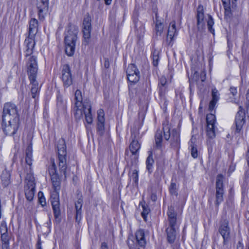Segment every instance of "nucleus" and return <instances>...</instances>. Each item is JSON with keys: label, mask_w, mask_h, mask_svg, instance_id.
I'll list each match as a JSON object with an SVG mask.
<instances>
[{"label": "nucleus", "mask_w": 249, "mask_h": 249, "mask_svg": "<svg viewBox=\"0 0 249 249\" xmlns=\"http://www.w3.org/2000/svg\"><path fill=\"white\" fill-rule=\"evenodd\" d=\"M37 249H42L41 243L39 241L38 242V243H37Z\"/></svg>", "instance_id": "6e6d98bb"}, {"label": "nucleus", "mask_w": 249, "mask_h": 249, "mask_svg": "<svg viewBox=\"0 0 249 249\" xmlns=\"http://www.w3.org/2000/svg\"><path fill=\"white\" fill-rule=\"evenodd\" d=\"M7 232L1 233V238L2 242V247L6 248V246H9V237Z\"/></svg>", "instance_id": "f704fd0d"}, {"label": "nucleus", "mask_w": 249, "mask_h": 249, "mask_svg": "<svg viewBox=\"0 0 249 249\" xmlns=\"http://www.w3.org/2000/svg\"><path fill=\"white\" fill-rule=\"evenodd\" d=\"M30 180L26 183L25 186V194L26 199L30 201L33 200L35 192V183H34V178L29 175Z\"/></svg>", "instance_id": "9b49d317"}, {"label": "nucleus", "mask_w": 249, "mask_h": 249, "mask_svg": "<svg viewBox=\"0 0 249 249\" xmlns=\"http://www.w3.org/2000/svg\"><path fill=\"white\" fill-rule=\"evenodd\" d=\"M206 133L208 137L213 139L215 137L216 118L214 114L210 113L207 115Z\"/></svg>", "instance_id": "39448f33"}, {"label": "nucleus", "mask_w": 249, "mask_h": 249, "mask_svg": "<svg viewBox=\"0 0 249 249\" xmlns=\"http://www.w3.org/2000/svg\"><path fill=\"white\" fill-rule=\"evenodd\" d=\"M135 137L133 138V139L130 144L129 149L132 155L134 156L135 157L136 156L137 157V154L140 148V144L139 143L138 141L137 140H135Z\"/></svg>", "instance_id": "4be33fe9"}, {"label": "nucleus", "mask_w": 249, "mask_h": 249, "mask_svg": "<svg viewBox=\"0 0 249 249\" xmlns=\"http://www.w3.org/2000/svg\"><path fill=\"white\" fill-rule=\"evenodd\" d=\"M91 17L89 14L85 16L83 23V33L84 43L85 45L89 44L91 36Z\"/></svg>", "instance_id": "423d86ee"}, {"label": "nucleus", "mask_w": 249, "mask_h": 249, "mask_svg": "<svg viewBox=\"0 0 249 249\" xmlns=\"http://www.w3.org/2000/svg\"><path fill=\"white\" fill-rule=\"evenodd\" d=\"M223 179L224 177L221 174L218 175L216 177L215 204L217 206L223 200Z\"/></svg>", "instance_id": "0eeeda50"}, {"label": "nucleus", "mask_w": 249, "mask_h": 249, "mask_svg": "<svg viewBox=\"0 0 249 249\" xmlns=\"http://www.w3.org/2000/svg\"><path fill=\"white\" fill-rule=\"evenodd\" d=\"M27 66L29 79H36L38 67L36 59L35 57L31 56L30 57Z\"/></svg>", "instance_id": "9d476101"}, {"label": "nucleus", "mask_w": 249, "mask_h": 249, "mask_svg": "<svg viewBox=\"0 0 249 249\" xmlns=\"http://www.w3.org/2000/svg\"><path fill=\"white\" fill-rule=\"evenodd\" d=\"M30 83L32 84L31 93L32 97L35 98L37 96V93L38 91V84L36 80V79H30Z\"/></svg>", "instance_id": "a878e982"}, {"label": "nucleus", "mask_w": 249, "mask_h": 249, "mask_svg": "<svg viewBox=\"0 0 249 249\" xmlns=\"http://www.w3.org/2000/svg\"><path fill=\"white\" fill-rule=\"evenodd\" d=\"M142 217L144 218L145 220H146V218L147 217V214L150 212V210L149 208L144 205H142Z\"/></svg>", "instance_id": "58836bf2"}, {"label": "nucleus", "mask_w": 249, "mask_h": 249, "mask_svg": "<svg viewBox=\"0 0 249 249\" xmlns=\"http://www.w3.org/2000/svg\"><path fill=\"white\" fill-rule=\"evenodd\" d=\"M58 154L59 170L60 172L65 175L67 169L66 158L67 152L65 145L63 144L61 147L58 146Z\"/></svg>", "instance_id": "6e6552de"}, {"label": "nucleus", "mask_w": 249, "mask_h": 249, "mask_svg": "<svg viewBox=\"0 0 249 249\" xmlns=\"http://www.w3.org/2000/svg\"><path fill=\"white\" fill-rule=\"evenodd\" d=\"M38 200L39 203L44 206L46 204L45 198L43 196V193L41 192L38 193Z\"/></svg>", "instance_id": "a18cd8bd"}, {"label": "nucleus", "mask_w": 249, "mask_h": 249, "mask_svg": "<svg viewBox=\"0 0 249 249\" xmlns=\"http://www.w3.org/2000/svg\"><path fill=\"white\" fill-rule=\"evenodd\" d=\"M230 90L231 93L233 96H234L235 95H236L237 94V89H236V88H235V87H231V88L230 89Z\"/></svg>", "instance_id": "3c124183"}, {"label": "nucleus", "mask_w": 249, "mask_h": 249, "mask_svg": "<svg viewBox=\"0 0 249 249\" xmlns=\"http://www.w3.org/2000/svg\"><path fill=\"white\" fill-rule=\"evenodd\" d=\"M83 98L81 91L78 89L75 92V103L74 106V115L77 119H80L85 114L86 122L92 124L93 117L91 113V107L90 104L84 105L82 103Z\"/></svg>", "instance_id": "f257e3e1"}, {"label": "nucleus", "mask_w": 249, "mask_h": 249, "mask_svg": "<svg viewBox=\"0 0 249 249\" xmlns=\"http://www.w3.org/2000/svg\"><path fill=\"white\" fill-rule=\"evenodd\" d=\"M203 9L202 7H199L197 10V27L198 29H203L205 26V20L204 19V14L202 12Z\"/></svg>", "instance_id": "412c9836"}, {"label": "nucleus", "mask_w": 249, "mask_h": 249, "mask_svg": "<svg viewBox=\"0 0 249 249\" xmlns=\"http://www.w3.org/2000/svg\"><path fill=\"white\" fill-rule=\"evenodd\" d=\"M51 180L54 190L59 191L60 189V180L57 174H55V169L53 167V171H52Z\"/></svg>", "instance_id": "5701e85b"}, {"label": "nucleus", "mask_w": 249, "mask_h": 249, "mask_svg": "<svg viewBox=\"0 0 249 249\" xmlns=\"http://www.w3.org/2000/svg\"><path fill=\"white\" fill-rule=\"evenodd\" d=\"M102 248L103 249H106L107 248V245L105 243H103L102 244Z\"/></svg>", "instance_id": "4d7b16f0"}, {"label": "nucleus", "mask_w": 249, "mask_h": 249, "mask_svg": "<svg viewBox=\"0 0 249 249\" xmlns=\"http://www.w3.org/2000/svg\"><path fill=\"white\" fill-rule=\"evenodd\" d=\"M167 214L168 216V218H176V214L175 213L173 208L172 207H170L168 209Z\"/></svg>", "instance_id": "de8ad7c7"}, {"label": "nucleus", "mask_w": 249, "mask_h": 249, "mask_svg": "<svg viewBox=\"0 0 249 249\" xmlns=\"http://www.w3.org/2000/svg\"><path fill=\"white\" fill-rule=\"evenodd\" d=\"M172 138L174 139L175 142L178 143L179 141V135L178 131L176 130H173L172 133Z\"/></svg>", "instance_id": "a19ab883"}, {"label": "nucleus", "mask_w": 249, "mask_h": 249, "mask_svg": "<svg viewBox=\"0 0 249 249\" xmlns=\"http://www.w3.org/2000/svg\"><path fill=\"white\" fill-rule=\"evenodd\" d=\"M38 21L35 18L32 19L29 23V35L28 36L35 37L37 32Z\"/></svg>", "instance_id": "aec40b11"}, {"label": "nucleus", "mask_w": 249, "mask_h": 249, "mask_svg": "<svg viewBox=\"0 0 249 249\" xmlns=\"http://www.w3.org/2000/svg\"><path fill=\"white\" fill-rule=\"evenodd\" d=\"M61 78L64 86L68 87L72 84V78L70 68L68 65H64L63 66Z\"/></svg>", "instance_id": "f8f14e48"}, {"label": "nucleus", "mask_w": 249, "mask_h": 249, "mask_svg": "<svg viewBox=\"0 0 249 249\" xmlns=\"http://www.w3.org/2000/svg\"><path fill=\"white\" fill-rule=\"evenodd\" d=\"M104 66L106 68H108L109 67V62L107 59H106L104 62Z\"/></svg>", "instance_id": "864d4df0"}, {"label": "nucleus", "mask_w": 249, "mask_h": 249, "mask_svg": "<svg viewBox=\"0 0 249 249\" xmlns=\"http://www.w3.org/2000/svg\"><path fill=\"white\" fill-rule=\"evenodd\" d=\"M220 233L223 237L224 243L228 241L230 238V230L229 227V223L227 220H224L219 228Z\"/></svg>", "instance_id": "4468645a"}, {"label": "nucleus", "mask_w": 249, "mask_h": 249, "mask_svg": "<svg viewBox=\"0 0 249 249\" xmlns=\"http://www.w3.org/2000/svg\"><path fill=\"white\" fill-rule=\"evenodd\" d=\"M163 24L162 22L157 21L156 23L155 33L156 36H161L163 31Z\"/></svg>", "instance_id": "2f4dec72"}, {"label": "nucleus", "mask_w": 249, "mask_h": 249, "mask_svg": "<svg viewBox=\"0 0 249 249\" xmlns=\"http://www.w3.org/2000/svg\"><path fill=\"white\" fill-rule=\"evenodd\" d=\"M128 80L131 83H136L140 79V72L136 66L133 64L128 65L126 70Z\"/></svg>", "instance_id": "1a4fd4ad"}, {"label": "nucleus", "mask_w": 249, "mask_h": 249, "mask_svg": "<svg viewBox=\"0 0 249 249\" xmlns=\"http://www.w3.org/2000/svg\"><path fill=\"white\" fill-rule=\"evenodd\" d=\"M25 160L30 166L32 164V147L31 145L28 146L26 148Z\"/></svg>", "instance_id": "cd10ccee"}, {"label": "nucleus", "mask_w": 249, "mask_h": 249, "mask_svg": "<svg viewBox=\"0 0 249 249\" xmlns=\"http://www.w3.org/2000/svg\"><path fill=\"white\" fill-rule=\"evenodd\" d=\"M177 35V32L176 28V23L174 21H172L169 26L167 37L170 39V41H172L175 36Z\"/></svg>", "instance_id": "b1692460"}, {"label": "nucleus", "mask_w": 249, "mask_h": 249, "mask_svg": "<svg viewBox=\"0 0 249 249\" xmlns=\"http://www.w3.org/2000/svg\"><path fill=\"white\" fill-rule=\"evenodd\" d=\"M130 180H132L135 185H137L138 183V171L137 170H134L130 176Z\"/></svg>", "instance_id": "c9c22d12"}, {"label": "nucleus", "mask_w": 249, "mask_h": 249, "mask_svg": "<svg viewBox=\"0 0 249 249\" xmlns=\"http://www.w3.org/2000/svg\"><path fill=\"white\" fill-rule=\"evenodd\" d=\"M153 163L154 160L153 159L152 156L149 155L147 157L146 161V168L149 172H151V170L152 169Z\"/></svg>", "instance_id": "e433bc0d"}, {"label": "nucleus", "mask_w": 249, "mask_h": 249, "mask_svg": "<svg viewBox=\"0 0 249 249\" xmlns=\"http://www.w3.org/2000/svg\"><path fill=\"white\" fill-rule=\"evenodd\" d=\"M54 216L56 217L60 214L59 200L51 201Z\"/></svg>", "instance_id": "c756f323"}, {"label": "nucleus", "mask_w": 249, "mask_h": 249, "mask_svg": "<svg viewBox=\"0 0 249 249\" xmlns=\"http://www.w3.org/2000/svg\"><path fill=\"white\" fill-rule=\"evenodd\" d=\"M164 132V136L165 140H168L170 137V129L168 125H164L163 127Z\"/></svg>", "instance_id": "4c0bfd02"}, {"label": "nucleus", "mask_w": 249, "mask_h": 249, "mask_svg": "<svg viewBox=\"0 0 249 249\" xmlns=\"http://www.w3.org/2000/svg\"><path fill=\"white\" fill-rule=\"evenodd\" d=\"M97 129L102 135L105 129V113L103 109H100L97 111Z\"/></svg>", "instance_id": "2eb2a0df"}, {"label": "nucleus", "mask_w": 249, "mask_h": 249, "mask_svg": "<svg viewBox=\"0 0 249 249\" xmlns=\"http://www.w3.org/2000/svg\"><path fill=\"white\" fill-rule=\"evenodd\" d=\"M168 219H169V224H170L169 228H175L177 218H168Z\"/></svg>", "instance_id": "8fccbe9b"}, {"label": "nucleus", "mask_w": 249, "mask_h": 249, "mask_svg": "<svg viewBox=\"0 0 249 249\" xmlns=\"http://www.w3.org/2000/svg\"><path fill=\"white\" fill-rule=\"evenodd\" d=\"M2 184L6 187L10 183V175L7 171L3 172L1 175Z\"/></svg>", "instance_id": "7c9ffc66"}, {"label": "nucleus", "mask_w": 249, "mask_h": 249, "mask_svg": "<svg viewBox=\"0 0 249 249\" xmlns=\"http://www.w3.org/2000/svg\"><path fill=\"white\" fill-rule=\"evenodd\" d=\"M19 126L18 121L2 119V127L3 132L7 135L12 136L15 134Z\"/></svg>", "instance_id": "20e7f679"}, {"label": "nucleus", "mask_w": 249, "mask_h": 249, "mask_svg": "<svg viewBox=\"0 0 249 249\" xmlns=\"http://www.w3.org/2000/svg\"><path fill=\"white\" fill-rule=\"evenodd\" d=\"M233 102L236 104H238L237 102H236L235 101H233Z\"/></svg>", "instance_id": "e2e57ef3"}, {"label": "nucleus", "mask_w": 249, "mask_h": 249, "mask_svg": "<svg viewBox=\"0 0 249 249\" xmlns=\"http://www.w3.org/2000/svg\"><path fill=\"white\" fill-rule=\"evenodd\" d=\"M206 20L207 21V26L209 31L213 34L214 30L212 27L214 24V21L212 17L209 15L208 18L206 19Z\"/></svg>", "instance_id": "72a5a7b5"}, {"label": "nucleus", "mask_w": 249, "mask_h": 249, "mask_svg": "<svg viewBox=\"0 0 249 249\" xmlns=\"http://www.w3.org/2000/svg\"><path fill=\"white\" fill-rule=\"evenodd\" d=\"M82 203L83 200L79 198L78 200L76 201V202L75 204V209L76 210V219H78V218L79 217V218H81V208L82 207Z\"/></svg>", "instance_id": "c85d7f7f"}, {"label": "nucleus", "mask_w": 249, "mask_h": 249, "mask_svg": "<svg viewBox=\"0 0 249 249\" xmlns=\"http://www.w3.org/2000/svg\"><path fill=\"white\" fill-rule=\"evenodd\" d=\"M162 142V132L160 130L157 131L155 135V142L156 145L158 147L161 146Z\"/></svg>", "instance_id": "473e14b6"}, {"label": "nucleus", "mask_w": 249, "mask_h": 249, "mask_svg": "<svg viewBox=\"0 0 249 249\" xmlns=\"http://www.w3.org/2000/svg\"><path fill=\"white\" fill-rule=\"evenodd\" d=\"M246 216L247 219L249 220V212L246 213Z\"/></svg>", "instance_id": "bf43d9fd"}, {"label": "nucleus", "mask_w": 249, "mask_h": 249, "mask_svg": "<svg viewBox=\"0 0 249 249\" xmlns=\"http://www.w3.org/2000/svg\"><path fill=\"white\" fill-rule=\"evenodd\" d=\"M235 123L236 131L239 132L242 130L243 126L245 123V113L241 106L239 107V110L236 115Z\"/></svg>", "instance_id": "ddd939ff"}, {"label": "nucleus", "mask_w": 249, "mask_h": 249, "mask_svg": "<svg viewBox=\"0 0 249 249\" xmlns=\"http://www.w3.org/2000/svg\"><path fill=\"white\" fill-rule=\"evenodd\" d=\"M2 119L18 121V114L17 106L12 103H6L3 107Z\"/></svg>", "instance_id": "7ed1b4c3"}, {"label": "nucleus", "mask_w": 249, "mask_h": 249, "mask_svg": "<svg viewBox=\"0 0 249 249\" xmlns=\"http://www.w3.org/2000/svg\"><path fill=\"white\" fill-rule=\"evenodd\" d=\"M237 0H222L225 8V15L226 17H230L231 8L236 6V2Z\"/></svg>", "instance_id": "dca6fc26"}, {"label": "nucleus", "mask_w": 249, "mask_h": 249, "mask_svg": "<svg viewBox=\"0 0 249 249\" xmlns=\"http://www.w3.org/2000/svg\"><path fill=\"white\" fill-rule=\"evenodd\" d=\"M212 99L209 106V109L210 111H212L214 108L216 104L219 99L220 94L215 88L212 89Z\"/></svg>", "instance_id": "a211bd4d"}, {"label": "nucleus", "mask_w": 249, "mask_h": 249, "mask_svg": "<svg viewBox=\"0 0 249 249\" xmlns=\"http://www.w3.org/2000/svg\"><path fill=\"white\" fill-rule=\"evenodd\" d=\"M136 238L138 244L141 247H144L146 244L144 232L142 230H138L136 233Z\"/></svg>", "instance_id": "393cba45"}, {"label": "nucleus", "mask_w": 249, "mask_h": 249, "mask_svg": "<svg viewBox=\"0 0 249 249\" xmlns=\"http://www.w3.org/2000/svg\"><path fill=\"white\" fill-rule=\"evenodd\" d=\"M1 215H2V214H1V212H0V218H1Z\"/></svg>", "instance_id": "680f3d73"}, {"label": "nucleus", "mask_w": 249, "mask_h": 249, "mask_svg": "<svg viewBox=\"0 0 249 249\" xmlns=\"http://www.w3.org/2000/svg\"><path fill=\"white\" fill-rule=\"evenodd\" d=\"M7 228L6 222L5 221H2L0 225V232L1 233L7 232Z\"/></svg>", "instance_id": "c03bdc74"}, {"label": "nucleus", "mask_w": 249, "mask_h": 249, "mask_svg": "<svg viewBox=\"0 0 249 249\" xmlns=\"http://www.w3.org/2000/svg\"><path fill=\"white\" fill-rule=\"evenodd\" d=\"M52 163V166L49 168V172L51 176H52V175L53 174L52 171H53V166L54 167H55V174H56V165L55 164L54 161L53 160H51Z\"/></svg>", "instance_id": "09e8293b"}, {"label": "nucleus", "mask_w": 249, "mask_h": 249, "mask_svg": "<svg viewBox=\"0 0 249 249\" xmlns=\"http://www.w3.org/2000/svg\"><path fill=\"white\" fill-rule=\"evenodd\" d=\"M2 249H9V246H6V248H4L3 247H2Z\"/></svg>", "instance_id": "052dcab7"}, {"label": "nucleus", "mask_w": 249, "mask_h": 249, "mask_svg": "<svg viewBox=\"0 0 249 249\" xmlns=\"http://www.w3.org/2000/svg\"><path fill=\"white\" fill-rule=\"evenodd\" d=\"M191 154L194 158H196L198 157V151L196 147L194 145H191Z\"/></svg>", "instance_id": "79ce46f5"}, {"label": "nucleus", "mask_w": 249, "mask_h": 249, "mask_svg": "<svg viewBox=\"0 0 249 249\" xmlns=\"http://www.w3.org/2000/svg\"><path fill=\"white\" fill-rule=\"evenodd\" d=\"M246 98L249 101V89L248 90V92L247 93Z\"/></svg>", "instance_id": "13d9d810"}, {"label": "nucleus", "mask_w": 249, "mask_h": 249, "mask_svg": "<svg viewBox=\"0 0 249 249\" xmlns=\"http://www.w3.org/2000/svg\"><path fill=\"white\" fill-rule=\"evenodd\" d=\"M159 52L156 51L153 53L152 58L153 60V65L154 66H157L158 65V60L159 58Z\"/></svg>", "instance_id": "ea45409f"}, {"label": "nucleus", "mask_w": 249, "mask_h": 249, "mask_svg": "<svg viewBox=\"0 0 249 249\" xmlns=\"http://www.w3.org/2000/svg\"><path fill=\"white\" fill-rule=\"evenodd\" d=\"M49 0H37V7L38 9L39 17L41 14L48 10Z\"/></svg>", "instance_id": "6ab92c4d"}, {"label": "nucleus", "mask_w": 249, "mask_h": 249, "mask_svg": "<svg viewBox=\"0 0 249 249\" xmlns=\"http://www.w3.org/2000/svg\"><path fill=\"white\" fill-rule=\"evenodd\" d=\"M78 33V28L71 25L66 32L64 42L65 52L68 56H72L74 53Z\"/></svg>", "instance_id": "f03ea898"}, {"label": "nucleus", "mask_w": 249, "mask_h": 249, "mask_svg": "<svg viewBox=\"0 0 249 249\" xmlns=\"http://www.w3.org/2000/svg\"><path fill=\"white\" fill-rule=\"evenodd\" d=\"M105 1L107 5H109L111 4L112 0H105Z\"/></svg>", "instance_id": "5fc2aeb1"}, {"label": "nucleus", "mask_w": 249, "mask_h": 249, "mask_svg": "<svg viewBox=\"0 0 249 249\" xmlns=\"http://www.w3.org/2000/svg\"><path fill=\"white\" fill-rule=\"evenodd\" d=\"M166 232L168 242L171 243L174 242L176 235L175 228H168Z\"/></svg>", "instance_id": "bb28decb"}, {"label": "nucleus", "mask_w": 249, "mask_h": 249, "mask_svg": "<svg viewBox=\"0 0 249 249\" xmlns=\"http://www.w3.org/2000/svg\"><path fill=\"white\" fill-rule=\"evenodd\" d=\"M59 200L58 191L54 190L51 196V201H58Z\"/></svg>", "instance_id": "37998d69"}, {"label": "nucleus", "mask_w": 249, "mask_h": 249, "mask_svg": "<svg viewBox=\"0 0 249 249\" xmlns=\"http://www.w3.org/2000/svg\"><path fill=\"white\" fill-rule=\"evenodd\" d=\"M35 37H31L28 36L25 40V44L26 45V55H30L33 52V49L35 45Z\"/></svg>", "instance_id": "f3484780"}, {"label": "nucleus", "mask_w": 249, "mask_h": 249, "mask_svg": "<svg viewBox=\"0 0 249 249\" xmlns=\"http://www.w3.org/2000/svg\"><path fill=\"white\" fill-rule=\"evenodd\" d=\"M160 83L162 86H164L166 82V79L164 77H161V78L160 79Z\"/></svg>", "instance_id": "603ef678"}, {"label": "nucleus", "mask_w": 249, "mask_h": 249, "mask_svg": "<svg viewBox=\"0 0 249 249\" xmlns=\"http://www.w3.org/2000/svg\"><path fill=\"white\" fill-rule=\"evenodd\" d=\"M170 192L172 195H174L175 196L177 195L176 183L173 182L171 183L170 187Z\"/></svg>", "instance_id": "49530a36"}]
</instances>
